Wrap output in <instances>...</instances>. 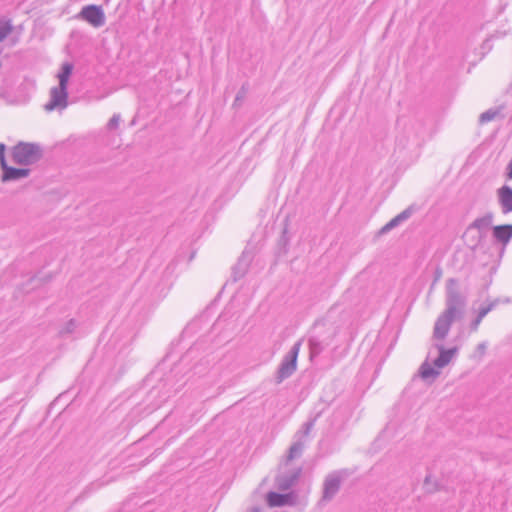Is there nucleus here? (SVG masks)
Segmentation results:
<instances>
[{"label":"nucleus","mask_w":512,"mask_h":512,"mask_svg":"<svg viewBox=\"0 0 512 512\" xmlns=\"http://www.w3.org/2000/svg\"><path fill=\"white\" fill-rule=\"evenodd\" d=\"M466 305V296L459 291L457 281L453 278L448 279L446 283V307L436 319L433 329L434 339L444 340L447 337L452 323L464 317Z\"/></svg>","instance_id":"nucleus-1"},{"label":"nucleus","mask_w":512,"mask_h":512,"mask_svg":"<svg viewBox=\"0 0 512 512\" xmlns=\"http://www.w3.org/2000/svg\"><path fill=\"white\" fill-rule=\"evenodd\" d=\"M73 71V65L65 62L58 73L59 84L50 90V100L45 104L46 111H62L68 106V82Z\"/></svg>","instance_id":"nucleus-2"},{"label":"nucleus","mask_w":512,"mask_h":512,"mask_svg":"<svg viewBox=\"0 0 512 512\" xmlns=\"http://www.w3.org/2000/svg\"><path fill=\"white\" fill-rule=\"evenodd\" d=\"M396 129L399 135L407 141H418L425 133L424 121L415 115H402L398 117Z\"/></svg>","instance_id":"nucleus-3"},{"label":"nucleus","mask_w":512,"mask_h":512,"mask_svg":"<svg viewBox=\"0 0 512 512\" xmlns=\"http://www.w3.org/2000/svg\"><path fill=\"white\" fill-rule=\"evenodd\" d=\"M42 157L39 145L20 142L12 150V160L20 166H28L38 162Z\"/></svg>","instance_id":"nucleus-4"},{"label":"nucleus","mask_w":512,"mask_h":512,"mask_svg":"<svg viewBox=\"0 0 512 512\" xmlns=\"http://www.w3.org/2000/svg\"><path fill=\"white\" fill-rule=\"evenodd\" d=\"M300 347L301 342H296L291 347L290 351L283 357L275 377L278 384L289 378L296 371Z\"/></svg>","instance_id":"nucleus-5"},{"label":"nucleus","mask_w":512,"mask_h":512,"mask_svg":"<svg viewBox=\"0 0 512 512\" xmlns=\"http://www.w3.org/2000/svg\"><path fill=\"white\" fill-rule=\"evenodd\" d=\"M345 470H338L329 473L323 483L322 501L329 502L339 492L342 481L347 477Z\"/></svg>","instance_id":"nucleus-6"},{"label":"nucleus","mask_w":512,"mask_h":512,"mask_svg":"<svg viewBox=\"0 0 512 512\" xmlns=\"http://www.w3.org/2000/svg\"><path fill=\"white\" fill-rule=\"evenodd\" d=\"M323 326L324 323L317 322L314 326V334L308 340L311 357L318 356L331 343L334 336V332L327 336L322 335L320 330Z\"/></svg>","instance_id":"nucleus-7"},{"label":"nucleus","mask_w":512,"mask_h":512,"mask_svg":"<svg viewBox=\"0 0 512 512\" xmlns=\"http://www.w3.org/2000/svg\"><path fill=\"white\" fill-rule=\"evenodd\" d=\"M5 148V144L0 143V166L3 171L2 182L16 181L27 177L30 174V169L8 166L5 158Z\"/></svg>","instance_id":"nucleus-8"},{"label":"nucleus","mask_w":512,"mask_h":512,"mask_svg":"<svg viewBox=\"0 0 512 512\" xmlns=\"http://www.w3.org/2000/svg\"><path fill=\"white\" fill-rule=\"evenodd\" d=\"M76 18L88 22L94 28L102 27L106 21L102 7L93 4L84 6Z\"/></svg>","instance_id":"nucleus-9"},{"label":"nucleus","mask_w":512,"mask_h":512,"mask_svg":"<svg viewBox=\"0 0 512 512\" xmlns=\"http://www.w3.org/2000/svg\"><path fill=\"white\" fill-rule=\"evenodd\" d=\"M314 422L315 420L307 421L303 424L302 429L295 434V441L290 446L287 456L289 461L301 456L306 443V438L310 434L314 426Z\"/></svg>","instance_id":"nucleus-10"},{"label":"nucleus","mask_w":512,"mask_h":512,"mask_svg":"<svg viewBox=\"0 0 512 512\" xmlns=\"http://www.w3.org/2000/svg\"><path fill=\"white\" fill-rule=\"evenodd\" d=\"M434 348L438 351V356L432 360V363L437 369H442L448 365L458 353L457 347L446 349L442 344H435Z\"/></svg>","instance_id":"nucleus-11"},{"label":"nucleus","mask_w":512,"mask_h":512,"mask_svg":"<svg viewBox=\"0 0 512 512\" xmlns=\"http://www.w3.org/2000/svg\"><path fill=\"white\" fill-rule=\"evenodd\" d=\"M498 202L503 214L512 212V188L504 185L497 190Z\"/></svg>","instance_id":"nucleus-12"},{"label":"nucleus","mask_w":512,"mask_h":512,"mask_svg":"<svg viewBox=\"0 0 512 512\" xmlns=\"http://www.w3.org/2000/svg\"><path fill=\"white\" fill-rule=\"evenodd\" d=\"M493 237L503 245L509 243L512 238V224L494 226Z\"/></svg>","instance_id":"nucleus-13"},{"label":"nucleus","mask_w":512,"mask_h":512,"mask_svg":"<svg viewBox=\"0 0 512 512\" xmlns=\"http://www.w3.org/2000/svg\"><path fill=\"white\" fill-rule=\"evenodd\" d=\"M412 213H413V209L411 207H408L407 209H405L404 211L399 213L397 216L392 218L387 224H385L381 228V233H387L390 230L394 229L395 227L400 225L402 222L409 219L411 217Z\"/></svg>","instance_id":"nucleus-14"},{"label":"nucleus","mask_w":512,"mask_h":512,"mask_svg":"<svg viewBox=\"0 0 512 512\" xmlns=\"http://www.w3.org/2000/svg\"><path fill=\"white\" fill-rule=\"evenodd\" d=\"M266 500L270 507H283L291 503V496L271 491L267 494Z\"/></svg>","instance_id":"nucleus-15"},{"label":"nucleus","mask_w":512,"mask_h":512,"mask_svg":"<svg viewBox=\"0 0 512 512\" xmlns=\"http://www.w3.org/2000/svg\"><path fill=\"white\" fill-rule=\"evenodd\" d=\"M298 475H299V472L294 473L293 475H291L289 477L288 476H279V477H277V479H276L277 487L280 490H288L295 483V481L298 478Z\"/></svg>","instance_id":"nucleus-16"},{"label":"nucleus","mask_w":512,"mask_h":512,"mask_svg":"<svg viewBox=\"0 0 512 512\" xmlns=\"http://www.w3.org/2000/svg\"><path fill=\"white\" fill-rule=\"evenodd\" d=\"M492 221L493 215L491 213H487L483 217L475 219L473 223L470 225V228H475L478 230L487 229L492 224Z\"/></svg>","instance_id":"nucleus-17"},{"label":"nucleus","mask_w":512,"mask_h":512,"mask_svg":"<svg viewBox=\"0 0 512 512\" xmlns=\"http://www.w3.org/2000/svg\"><path fill=\"white\" fill-rule=\"evenodd\" d=\"M249 261H250V257L248 255H246L245 253H243V255L241 256V258L239 259L238 263L236 264V266L234 268L235 278H240V277L244 276V274L246 273Z\"/></svg>","instance_id":"nucleus-18"},{"label":"nucleus","mask_w":512,"mask_h":512,"mask_svg":"<svg viewBox=\"0 0 512 512\" xmlns=\"http://www.w3.org/2000/svg\"><path fill=\"white\" fill-rule=\"evenodd\" d=\"M493 304H490L479 309L477 317L471 322V331H477L482 319L492 310Z\"/></svg>","instance_id":"nucleus-19"},{"label":"nucleus","mask_w":512,"mask_h":512,"mask_svg":"<svg viewBox=\"0 0 512 512\" xmlns=\"http://www.w3.org/2000/svg\"><path fill=\"white\" fill-rule=\"evenodd\" d=\"M13 30L10 19L0 16V42H2Z\"/></svg>","instance_id":"nucleus-20"},{"label":"nucleus","mask_w":512,"mask_h":512,"mask_svg":"<svg viewBox=\"0 0 512 512\" xmlns=\"http://www.w3.org/2000/svg\"><path fill=\"white\" fill-rule=\"evenodd\" d=\"M420 373L423 379H429L436 377L439 374V371L432 367L428 362H425L421 366Z\"/></svg>","instance_id":"nucleus-21"},{"label":"nucleus","mask_w":512,"mask_h":512,"mask_svg":"<svg viewBox=\"0 0 512 512\" xmlns=\"http://www.w3.org/2000/svg\"><path fill=\"white\" fill-rule=\"evenodd\" d=\"M499 114H500L499 109H489L480 115L479 121L481 123L490 122V121L494 120Z\"/></svg>","instance_id":"nucleus-22"},{"label":"nucleus","mask_w":512,"mask_h":512,"mask_svg":"<svg viewBox=\"0 0 512 512\" xmlns=\"http://www.w3.org/2000/svg\"><path fill=\"white\" fill-rule=\"evenodd\" d=\"M486 349H487L486 342L479 343L474 351L473 358L481 360L486 353Z\"/></svg>","instance_id":"nucleus-23"},{"label":"nucleus","mask_w":512,"mask_h":512,"mask_svg":"<svg viewBox=\"0 0 512 512\" xmlns=\"http://www.w3.org/2000/svg\"><path fill=\"white\" fill-rule=\"evenodd\" d=\"M77 326V323L74 319H70L66 324L65 326L63 327V329L60 331V333L62 335L64 334H71L72 332H74L75 328Z\"/></svg>","instance_id":"nucleus-24"},{"label":"nucleus","mask_w":512,"mask_h":512,"mask_svg":"<svg viewBox=\"0 0 512 512\" xmlns=\"http://www.w3.org/2000/svg\"><path fill=\"white\" fill-rule=\"evenodd\" d=\"M120 122V115L114 114L111 119L109 120L107 126L109 129H116Z\"/></svg>","instance_id":"nucleus-25"},{"label":"nucleus","mask_w":512,"mask_h":512,"mask_svg":"<svg viewBox=\"0 0 512 512\" xmlns=\"http://www.w3.org/2000/svg\"><path fill=\"white\" fill-rule=\"evenodd\" d=\"M506 170H507V177L509 179H512V159L508 163Z\"/></svg>","instance_id":"nucleus-26"},{"label":"nucleus","mask_w":512,"mask_h":512,"mask_svg":"<svg viewBox=\"0 0 512 512\" xmlns=\"http://www.w3.org/2000/svg\"><path fill=\"white\" fill-rule=\"evenodd\" d=\"M244 91L239 92L235 98V102L240 101L243 98Z\"/></svg>","instance_id":"nucleus-27"},{"label":"nucleus","mask_w":512,"mask_h":512,"mask_svg":"<svg viewBox=\"0 0 512 512\" xmlns=\"http://www.w3.org/2000/svg\"><path fill=\"white\" fill-rule=\"evenodd\" d=\"M247 512H261L260 508H257V507H253L252 509H250L249 511Z\"/></svg>","instance_id":"nucleus-28"},{"label":"nucleus","mask_w":512,"mask_h":512,"mask_svg":"<svg viewBox=\"0 0 512 512\" xmlns=\"http://www.w3.org/2000/svg\"><path fill=\"white\" fill-rule=\"evenodd\" d=\"M429 479H430V477H429V476H426V478H425V483H426V484L429 482Z\"/></svg>","instance_id":"nucleus-29"},{"label":"nucleus","mask_w":512,"mask_h":512,"mask_svg":"<svg viewBox=\"0 0 512 512\" xmlns=\"http://www.w3.org/2000/svg\"><path fill=\"white\" fill-rule=\"evenodd\" d=\"M488 43H489V39H487V40L484 42V46L486 47Z\"/></svg>","instance_id":"nucleus-30"}]
</instances>
